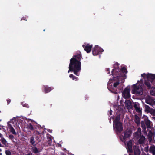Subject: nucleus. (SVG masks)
<instances>
[{"mask_svg":"<svg viewBox=\"0 0 155 155\" xmlns=\"http://www.w3.org/2000/svg\"><path fill=\"white\" fill-rule=\"evenodd\" d=\"M144 151L146 152H148L149 151V147L147 146L144 149Z\"/></svg>","mask_w":155,"mask_h":155,"instance_id":"nucleus-33","label":"nucleus"},{"mask_svg":"<svg viewBox=\"0 0 155 155\" xmlns=\"http://www.w3.org/2000/svg\"><path fill=\"white\" fill-rule=\"evenodd\" d=\"M124 103L127 109H130L133 108V105L130 100H126Z\"/></svg>","mask_w":155,"mask_h":155,"instance_id":"nucleus-10","label":"nucleus"},{"mask_svg":"<svg viewBox=\"0 0 155 155\" xmlns=\"http://www.w3.org/2000/svg\"><path fill=\"white\" fill-rule=\"evenodd\" d=\"M23 106L24 107H26L27 108H28L29 107V106L28 105V104H24L23 105Z\"/></svg>","mask_w":155,"mask_h":155,"instance_id":"nucleus-34","label":"nucleus"},{"mask_svg":"<svg viewBox=\"0 0 155 155\" xmlns=\"http://www.w3.org/2000/svg\"><path fill=\"white\" fill-rule=\"evenodd\" d=\"M81 57V53L73 56L70 59L68 73L73 72L74 74L77 76L79 75L78 73L81 69V63L80 62Z\"/></svg>","mask_w":155,"mask_h":155,"instance_id":"nucleus-1","label":"nucleus"},{"mask_svg":"<svg viewBox=\"0 0 155 155\" xmlns=\"http://www.w3.org/2000/svg\"><path fill=\"white\" fill-rule=\"evenodd\" d=\"M140 119L139 117L137 115H135V118L134 120L135 123H136L137 125H138L140 124Z\"/></svg>","mask_w":155,"mask_h":155,"instance_id":"nucleus-20","label":"nucleus"},{"mask_svg":"<svg viewBox=\"0 0 155 155\" xmlns=\"http://www.w3.org/2000/svg\"><path fill=\"white\" fill-rule=\"evenodd\" d=\"M0 155H2V153H1L0 154Z\"/></svg>","mask_w":155,"mask_h":155,"instance_id":"nucleus-46","label":"nucleus"},{"mask_svg":"<svg viewBox=\"0 0 155 155\" xmlns=\"http://www.w3.org/2000/svg\"><path fill=\"white\" fill-rule=\"evenodd\" d=\"M104 50L99 46L96 45L93 48L92 51V54L93 55L96 56L98 54H101L103 52Z\"/></svg>","mask_w":155,"mask_h":155,"instance_id":"nucleus-5","label":"nucleus"},{"mask_svg":"<svg viewBox=\"0 0 155 155\" xmlns=\"http://www.w3.org/2000/svg\"><path fill=\"white\" fill-rule=\"evenodd\" d=\"M116 131L120 133L123 130V127L122 123L120 122H117L116 123H114Z\"/></svg>","mask_w":155,"mask_h":155,"instance_id":"nucleus-7","label":"nucleus"},{"mask_svg":"<svg viewBox=\"0 0 155 155\" xmlns=\"http://www.w3.org/2000/svg\"><path fill=\"white\" fill-rule=\"evenodd\" d=\"M2 136V134L0 133V138Z\"/></svg>","mask_w":155,"mask_h":155,"instance_id":"nucleus-43","label":"nucleus"},{"mask_svg":"<svg viewBox=\"0 0 155 155\" xmlns=\"http://www.w3.org/2000/svg\"><path fill=\"white\" fill-rule=\"evenodd\" d=\"M138 131H140V135H141V129L140 128H138Z\"/></svg>","mask_w":155,"mask_h":155,"instance_id":"nucleus-38","label":"nucleus"},{"mask_svg":"<svg viewBox=\"0 0 155 155\" xmlns=\"http://www.w3.org/2000/svg\"><path fill=\"white\" fill-rule=\"evenodd\" d=\"M69 78H72V80H75L76 81L78 80V78L77 77L74 76L72 74H70Z\"/></svg>","mask_w":155,"mask_h":155,"instance_id":"nucleus-23","label":"nucleus"},{"mask_svg":"<svg viewBox=\"0 0 155 155\" xmlns=\"http://www.w3.org/2000/svg\"><path fill=\"white\" fill-rule=\"evenodd\" d=\"M36 140L38 142H40L42 140V138L40 135H37L36 137Z\"/></svg>","mask_w":155,"mask_h":155,"instance_id":"nucleus-26","label":"nucleus"},{"mask_svg":"<svg viewBox=\"0 0 155 155\" xmlns=\"http://www.w3.org/2000/svg\"><path fill=\"white\" fill-rule=\"evenodd\" d=\"M33 126V125L32 124V123H29L27 125L28 128L31 130H33L34 129Z\"/></svg>","mask_w":155,"mask_h":155,"instance_id":"nucleus-22","label":"nucleus"},{"mask_svg":"<svg viewBox=\"0 0 155 155\" xmlns=\"http://www.w3.org/2000/svg\"><path fill=\"white\" fill-rule=\"evenodd\" d=\"M112 111L111 109H110L109 111V114L110 115H111L112 114Z\"/></svg>","mask_w":155,"mask_h":155,"instance_id":"nucleus-39","label":"nucleus"},{"mask_svg":"<svg viewBox=\"0 0 155 155\" xmlns=\"http://www.w3.org/2000/svg\"><path fill=\"white\" fill-rule=\"evenodd\" d=\"M153 119H154V120H155V117H153Z\"/></svg>","mask_w":155,"mask_h":155,"instance_id":"nucleus-45","label":"nucleus"},{"mask_svg":"<svg viewBox=\"0 0 155 155\" xmlns=\"http://www.w3.org/2000/svg\"><path fill=\"white\" fill-rule=\"evenodd\" d=\"M149 151L150 153L152 154L153 155H155V146L153 145L150 146Z\"/></svg>","mask_w":155,"mask_h":155,"instance_id":"nucleus-17","label":"nucleus"},{"mask_svg":"<svg viewBox=\"0 0 155 155\" xmlns=\"http://www.w3.org/2000/svg\"><path fill=\"white\" fill-rule=\"evenodd\" d=\"M35 143V141L34 140V137L33 136H32L30 138V143L32 145H34Z\"/></svg>","mask_w":155,"mask_h":155,"instance_id":"nucleus-24","label":"nucleus"},{"mask_svg":"<svg viewBox=\"0 0 155 155\" xmlns=\"http://www.w3.org/2000/svg\"><path fill=\"white\" fill-rule=\"evenodd\" d=\"M5 153L6 155H11V153L9 150H6Z\"/></svg>","mask_w":155,"mask_h":155,"instance_id":"nucleus-32","label":"nucleus"},{"mask_svg":"<svg viewBox=\"0 0 155 155\" xmlns=\"http://www.w3.org/2000/svg\"><path fill=\"white\" fill-rule=\"evenodd\" d=\"M130 88L128 87L125 88L122 92V97L125 99H128L130 98Z\"/></svg>","mask_w":155,"mask_h":155,"instance_id":"nucleus-6","label":"nucleus"},{"mask_svg":"<svg viewBox=\"0 0 155 155\" xmlns=\"http://www.w3.org/2000/svg\"><path fill=\"white\" fill-rule=\"evenodd\" d=\"M83 47L84 48L85 51L87 53H89L92 47V45H89L87 44L86 45H83Z\"/></svg>","mask_w":155,"mask_h":155,"instance_id":"nucleus-8","label":"nucleus"},{"mask_svg":"<svg viewBox=\"0 0 155 155\" xmlns=\"http://www.w3.org/2000/svg\"><path fill=\"white\" fill-rule=\"evenodd\" d=\"M140 150H135L134 151V153L135 155H140Z\"/></svg>","mask_w":155,"mask_h":155,"instance_id":"nucleus-31","label":"nucleus"},{"mask_svg":"<svg viewBox=\"0 0 155 155\" xmlns=\"http://www.w3.org/2000/svg\"><path fill=\"white\" fill-rule=\"evenodd\" d=\"M153 114L155 116V111L153 112Z\"/></svg>","mask_w":155,"mask_h":155,"instance_id":"nucleus-42","label":"nucleus"},{"mask_svg":"<svg viewBox=\"0 0 155 155\" xmlns=\"http://www.w3.org/2000/svg\"><path fill=\"white\" fill-rule=\"evenodd\" d=\"M0 140L2 144L5 145H6V140L3 137H2Z\"/></svg>","mask_w":155,"mask_h":155,"instance_id":"nucleus-27","label":"nucleus"},{"mask_svg":"<svg viewBox=\"0 0 155 155\" xmlns=\"http://www.w3.org/2000/svg\"><path fill=\"white\" fill-rule=\"evenodd\" d=\"M11 100L9 99H8L7 100V105H8L11 102Z\"/></svg>","mask_w":155,"mask_h":155,"instance_id":"nucleus-36","label":"nucleus"},{"mask_svg":"<svg viewBox=\"0 0 155 155\" xmlns=\"http://www.w3.org/2000/svg\"><path fill=\"white\" fill-rule=\"evenodd\" d=\"M44 91L45 93H47L50 92L52 89H53V88L48 87L47 85H45L44 86Z\"/></svg>","mask_w":155,"mask_h":155,"instance_id":"nucleus-14","label":"nucleus"},{"mask_svg":"<svg viewBox=\"0 0 155 155\" xmlns=\"http://www.w3.org/2000/svg\"><path fill=\"white\" fill-rule=\"evenodd\" d=\"M107 71H108L107 73L108 74H109L110 73V71H109V68H107Z\"/></svg>","mask_w":155,"mask_h":155,"instance_id":"nucleus-40","label":"nucleus"},{"mask_svg":"<svg viewBox=\"0 0 155 155\" xmlns=\"http://www.w3.org/2000/svg\"><path fill=\"white\" fill-rule=\"evenodd\" d=\"M127 145L128 151L130 153H132L133 150L132 149V142L131 141H129L127 143Z\"/></svg>","mask_w":155,"mask_h":155,"instance_id":"nucleus-13","label":"nucleus"},{"mask_svg":"<svg viewBox=\"0 0 155 155\" xmlns=\"http://www.w3.org/2000/svg\"><path fill=\"white\" fill-rule=\"evenodd\" d=\"M32 151L34 153H37L39 152V151L36 147H33L31 148Z\"/></svg>","mask_w":155,"mask_h":155,"instance_id":"nucleus-21","label":"nucleus"},{"mask_svg":"<svg viewBox=\"0 0 155 155\" xmlns=\"http://www.w3.org/2000/svg\"><path fill=\"white\" fill-rule=\"evenodd\" d=\"M142 118L144 119V121H141V127L142 129L145 130L147 127L150 129L151 127V124L152 123L148 119V117L144 115L143 117Z\"/></svg>","mask_w":155,"mask_h":155,"instance_id":"nucleus-3","label":"nucleus"},{"mask_svg":"<svg viewBox=\"0 0 155 155\" xmlns=\"http://www.w3.org/2000/svg\"><path fill=\"white\" fill-rule=\"evenodd\" d=\"M1 151H2V149H0V152H1Z\"/></svg>","mask_w":155,"mask_h":155,"instance_id":"nucleus-44","label":"nucleus"},{"mask_svg":"<svg viewBox=\"0 0 155 155\" xmlns=\"http://www.w3.org/2000/svg\"><path fill=\"white\" fill-rule=\"evenodd\" d=\"M1 121V119L0 120V122Z\"/></svg>","mask_w":155,"mask_h":155,"instance_id":"nucleus-48","label":"nucleus"},{"mask_svg":"<svg viewBox=\"0 0 155 155\" xmlns=\"http://www.w3.org/2000/svg\"><path fill=\"white\" fill-rule=\"evenodd\" d=\"M132 133L131 131L130 130H127L124 132V136L123 137L124 139H126L127 138L129 137Z\"/></svg>","mask_w":155,"mask_h":155,"instance_id":"nucleus-12","label":"nucleus"},{"mask_svg":"<svg viewBox=\"0 0 155 155\" xmlns=\"http://www.w3.org/2000/svg\"><path fill=\"white\" fill-rule=\"evenodd\" d=\"M145 140V137L143 135H141L138 140V143L140 144H142L144 143Z\"/></svg>","mask_w":155,"mask_h":155,"instance_id":"nucleus-16","label":"nucleus"},{"mask_svg":"<svg viewBox=\"0 0 155 155\" xmlns=\"http://www.w3.org/2000/svg\"><path fill=\"white\" fill-rule=\"evenodd\" d=\"M1 128L0 127V130H1Z\"/></svg>","mask_w":155,"mask_h":155,"instance_id":"nucleus-49","label":"nucleus"},{"mask_svg":"<svg viewBox=\"0 0 155 155\" xmlns=\"http://www.w3.org/2000/svg\"><path fill=\"white\" fill-rule=\"evenodd\" d=\"M150 94L153 96H155V88L150 91Z\"/></svg>","mask_w":155,"mask_h":155,"instance_id":"nucleus-29","label":"nucleus"},{"mask_svg":"<svg viewBox=\"0 0 155 155\" xmlns=\"http://www.w3.org/2000/svg\"><path fill=\"white\" fill-rule=\"evenodd\" d=\"M120 119V116H117L115 118V120L114 121V124L116 123L117 122H120L119 121Z\"/></svg>","mask_w":155,"mask_h":155,"instance_id":"nucleus-25","label":"nucleus"},{"mask_svg":"<svg viewBox=\"0 0 155 155\" xmlns=\"http://www.w3.org/2000/svg\"><path fill=\"white\" fill-rule=\"evenodd\" d=\"M45 31V29H44V30H43V31Z\"/></svg>","mask_w":155,"mask_h":155,"instance_id":"nucleus-47","label":"nucleus"},{"mask_svg":"<svg viewBox=\"0 0 155 155\" xmlns=\"http://www.w3.org/2000/svg\"><path fill=\"white\" fill-rule=\"evenodd\" d=\"M151 82L150 81L148 80H145L144 81V84L147 86V88L150 89L151 88Z\"/></svg>","mask_w":155,"mask_h":155,"instance_id":"nucleus-18","label":"nucleus"},{"mask_svg":"<svg viewBox=\"0 0 155 155\" xmlns=\"http://www.w3.org/2000/svg\"><path fill=\"white\" fill-rule=\"evenodd\" d=\"M141 76V77H143L144 78H147V80L148 77H147V76H148V74H146L145 73H143L142 74Z\"/></svg>","mask_w":155,"mask_h":155,"instance_id":"nucleus-30","label":"nucleus"},{"mask_svg":"<svg viewBox=\"0 0 155 155\" xmlns=\"http://www.w3.org/2000/svg\"><path fill=\"white\" fill-rule=\"evenodd\" d=\"M9 138L11 140H12L14 138V136L12 135H10L9 136Z\"/></svg>","mask_w":155,"mask_h":155,"instance_id":"nucleus-35","label":"nucleus"},{"mask_svg":"<svg viewBox=\"0 0 155 155\" xmlns=\"http://www.w3.org/2000/svg\"><path fill=\"white\" fill-rule=\"evenodd\" d=\"M133 107L135 109L136 111L138 113L141 112V110L139 107V104L138 102H134Z\"/></svg>","mask_w":155,"mask_h":155,"instance_id":"nucleus-11","label":"nucleus"},{"mask_svg":"<svg viewBox=\"0 0 155 155\" xmlns=\"http://www.w3.org/2000/svg\"><path fill=\"white\" fill-rule=\"evenodd\" d=\"M32 153L31 152H30L28 153L26 155H32Z\"/></svg>","mask_w":155,"mask_h":155,"instance_id":"nucleus-41","label":"nucleus"},{"mask_svg":"<svg viewBox=\"0 0 155 155\" xmlns=\"http://www.w3.org/2000/svg\"><path fill=\"white\" fill-rule=\"evenodd\" d=\"M147 80L150 81L151 83H152L154 80H155V74H148Z\"/></svg>","mask_w":155,"mask_h":155,"instance_id":"nucleus-9","label":"nucleus"},{"mask_svg":"<svg viewBox=\"0 0 155 155\" xmlns=\"http://www.w3.org/2000/svg\"><path fill=\"white\" fill-rule=\"evenodd\" d=\"M132 94L137 95H142L143 93V89L140 86H137L136 84L133 85Z\"/></svg>","mask_w":155,"mask_h":155,"instance_id":"nucleus-4","label":"nucleus"},{"mask_svg":"<svg viewBox=\"0 0 155 155\" xmlns=\"http://www.w3.org/2000/svg\"><path fill=\"white\" fill-rule=\"evenodd\" d=\"M116 78L117 79V80H118V81H117L116 82L114 83L113 86L114 87H117V86L119 84H120L119 81H121V82L124 83V81L123 80H119V79H118L117 78V77H116H116H114V78H113V79L114 80H116V79H115V78Z\"/></svg>","mask_w":155,"mask_h":155,"instance_id":"nucleus-15","label":"nucleus"},{"mask_svg":"<svg viewBox=\"0 0 155 155\" xmlns=\"http://www.w3.org/2000/svg\"><path fill=\"white\" fill-rule=\"evenodd\" d=\"M145 107L146 111L148 112H149L150 111V108L148 105H145Z\"/></svg>","mask_w":155,"mask_h":155,"instance_id":"nucleus-28","label":"nucleus"},{"mask_svg":"<svg viewBox=\"0 0 155 155\" xmlns=\"http://www.w3.org/2000/svg\"><path fill=\"white\" fill-rule=\"evenodd\" d=\"M9 128L10 131L13 134L16 135L17 134L16 132L14 129L13 127L10 124H8Z\"/></svg>","mask_w":155,"mask_h":155,"instance_id":"nucleus-19","label":"nucleus"},{"mask_svg":"<svg viewBox=\"0 0 155 155\" xmlns=\"http://www.w3.org/2000/svg\"><path fill=\"white\" fill-rule=\"evenodd\" d=\"M127 72V69L125 67H122L120 71L118 68H114L111 72V74L113 75H116L119 80H121L124 81V80L126 78V75L125 74Z\"/></svg>","mask_w":155,"mask_h":155,"instance_id":"nucleus-2","label":"nucleus"},{"mask_svg":"<svg viewBox=\"0 0 155 155\" xmlns=\"http://www.w3.org/2000/svg\"><path fill=\"white\" fill-rule=\"evenodd\" d=\"M35 134L37 135H40L41 133L38 131H36L35 132Z\"/></svg>","mask_w":155,"mask_h":155,"instance_id":"nucleus-37","label":"nucleus"}]
</instances>
